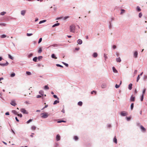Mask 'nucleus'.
I'll return each mask as SVG.
<instances>
[{
    "label": "nucleus",
    "instance_id": "412c9836",
    "mask_svg": "<svg viewBox=\"0 0 147 147\" xmlns=\"http://www.w3.org/2000/svg\"><path fill=\"white\" fill-rule=\"evenodd\" d=\"M59 102V100H55L53 103V105H55L57 104Z\"/></svg>",
    "mask_w": 147,
    "mask_h": 147
},
{
    "label": "nucleus",
    "instance_id": "f8f14e48",
    "mask_svg": "<svg viewBox=\"0 0 147 147\" xmlns=\"http://www.w3.org/2000/svg\"><path fill=\"white\" fill-rule=\"evenodd\" d=\"M135 100V97H133L132 96H131L130 98V100L131 101H134Z\"/></svg>",
    "mask_w": 147,
    "mask_h": 147
},
{
    "label": "nucleus",
    "instance_id": "423d86ee",
    "mask_svg": "<svg viewBox=\"0 0 147 147\" xmlns=\"http://www.w3.org/2000/svg\"><path fill=\"white\" fill-rule=\"evenodd\" d=\"M9 64V63L7 61H6L5 63H0V65L2 66H5Z\"/></svg>",
    "mask_w": 147,
    "mask_h": 147
},
{
    "label": "nucleus",
    "instance_id": "a19ab883",
    "mask_svg": "<svg viewBox=\"0 0 147 147\" xmlns=\"http://www.w3.org/2000/svg\"><path fill=\"white\" fill-rule=\"evenodd\" d=\"M140 78V75H138V76L137 77V80H136L137 82H138Z\"/></svg>",
    "mask_w": 147,
    "mask_h": 147
},
{
    "label": "nucleus",
    "instance_id": "393cba45",
    "mask_svg": "<svg viewBox=\"0 0 147 147\" xmlns=\"http://www.w3.org/2000/svg\"><path fill=\"white\" fill-rule=\"evenodd\" d=\"M144 97V95L143 94H142V96L141 98H140V100L141 101H142L143 100Z\"/></svg>",
    "mask_w": 147,
    "mask_h": 147
},
{
    "label": "nucleus",
    "instance_id": "f704fd0d",
    "mask_svg": "<svg viewBox=\"0 0 147 147\" xmlns=\"http://www.w3.org/2000/svg\"><path fill=\"white\" fill-rule=\"evenodd\" d=\"M15 75V74L14 73H13L11 74V77H14Z\"/></svg>",
    "mask_w": 147,
    "mask_h": 147
},
{
    "label": "nucleus",
    "instance_id": "58836bf2",
    "mask_svg": "<svg viewBox=\"0 0 147 147\" xmlns=\"http://www.w3.org/2000/svg\"><path fill=\"white\" fill-rule=\"evenodd\" d=\"M32 33H27L26 34V35L27 36H31L32 35Z\"/></svg>",
    "mask_w": 147,
    "mask_h": 147
},
{
    "label": "nucleus",
    "instance_id": "f3484780",
    "mask_svg": "<svg viewBox=\"0 0 147 147\" xmlns=\"http://www.w3.org/2000/svg\"><path fill=\"white\" fill-rule=\"evenodd\" d=\"M51 57L53 58L56 59L57 58L56 57L55 55L54 54H53L51 55Z\"/></svg>",
    "mask_w": 147,
    "mask_h": 147
},
{
    "label": "nucleus",
    "instance_id": "6ab92c4d",
    "mask_svg": "<svg viewBox=\"0 0 147 147\" xmlns=\"http://www.w3.org/2000/svg\"><path fill=\"white\" fill-rule=\"evenodd\" d=\"M121 81H120V84L119 85L116 84L115 85V88H119V87L120 85L121 84Z\"/></svg>",
    "mask_w": 147,
    "mask_h": 147
},
{
    "label": "nucleus",
    "instance_id": "20e7f679",
    "mask_svg": "<svg viewBox=\"0 0 147 147\" xmlns=\"http://www.w3.org/2000/svg\"><path fill=\"white\" fill-rule=\"evenodd\" d=\"M69 18V16H65V17H63V18L62 17L58 18H56V20H58L59 19L63 18V20H65L67 19L68 18Z\"/></svg>",
    "mask_w": 147,
    "mask_h": 147
},
{
    "label": "nucleus",
    "instance_id": "e433bc0d",
    "mask_svg": "<svg viewBox=\"0 0 147 147\" xmlns=\"http://www.w3.org/2000/svg\"><path fill=\"white\" fill-rule=\"evenodd\" d=\"M106 87V85L105 84H102L101 85V87L102 88H105Z\"/></svg>",
    "mask_w": 147,
    "mask_h": 147
},
{
    "label": "nucleus",
    "instance_id": "0e129e2a",
    "mask_svg": "<svg viewBox=\"0 0 147 147\" xmlns=\"http://www.w3.org/2000/svg\"><path fill=\"white\" fill-rule=\"evenodd\" d=\"M109 28L110 29H111L112 28V25L111 24H110V25L109 26Z\"/></svg>",
    "mask_w": 147,
    "mask_h": 147
},
{
    "label": "nucleus",
    "instance_id": "0eeeda50",
    "mask_svg": "<svg viewBox=\"0 0 147 147\" xmlns=\"http://www.w3.org/2000/svg\"><path fill=\"white\" fill-rule=\"evenodd\" d=\"M10 104L12 105V106H16V104L15 102V101L14 100H12L11 101V102L10 103Z\"/></svg>",
    "mask_w": 147,
    "mask_h": 147
},
{
    "label": "nucleus",
    "instance_id": "9b49d317",
    "mask_svg": "<svg viewBox=\"0 0 147 147\" xmlns=\"http://www.w3.org/2000/svg\"><path fill=\"white\" fill-rule=\"evenodd\" d=\"M77 43L79 45H81L82 43V40L80 39H79L77 40Z\"/></svg>",
    "mask_w": 147,
    "mask_h": 147
},
{
    "label": "nucleus",
    "instance_id": "dca6fc26",
    "mask_svg": "<svg viewBox=\"0 0 147 147\" xmlns=\"http://www.w3.org/2000/svg\"><path fill=\"white\" fill-rule=\"evenodd\" d=\"M116 61L117 62H120L121 61V60L120 57L116 58Z\"/></svg>",
    "mask_w": 147,
    "mask_h": 147
},
{
    "label": "nucleus",
    "instance_id": "7ed1b4c3",
    "mask_svg": "<svg viewBox=\"0 0 147 147\" xmlns=\"http://www.w3.org/2000/svg\"><path fill=\"white\" fill-rule=\"evenodd\" d=\"M127 113L125 111H122L121 113V115L123 116H127Z\"/></svg>",
    "mask_w": 147,
    "mask_h": 147
},
{
    "label": "nucleus",
    "instance_id": "4468645a",
    "mask_svg": "<svg viewBox=\"0 0 147 147\" xmlns=\"http://www.w3.org/2000/svg\"><path fill=\"white\" fill-rule=\"evenodd\" d=\"M112 69L114 72L115 73H117L118 72L115 69L114 67H113Z\"/></svg>",
    "mask_w": 147,
    "mask_h": 147
},
{
    "label": "nucleus",
    "instance_id": "a18cd8bd",
    "mask_svg": "<svg viewBox=\"0 0 147 147\" xmlns=\"http://www.w3.org/2000/svg\"><path fill=\"white\" fill-rule=\"evenodd\" d=\"M142 13H140L139 14V18H141L142 17Z\"/></svg>",
    "mask_w": 147,
    "mask_h": 147
},
{
    "label": "nucleus",
    "instance_id": "473e14b6",
    "mask_svg": "<svg viewBox=\"0 0 147 147\" xmlns=\"http://www.w3.org/2000/svg\"><path fill=\"white\" fill-rule=\"evenodd\" d=\"M26 74L28 75H30L31 74V72L29 71H27L26 72Z\"/></svg>",
    "mask_w": 147,
    "mask_h": 147
},
{
    "label": "nucleus",
    "instance_id": "052dcab7",
    "mask_svg": "<svg viewBox=\"0 0 147 147\" xmlns=\"http://www.w3.org/2000/svg\"><path fill=\"white\" fill-rule=\"evenodd\" d=\"M0 24L1 25L3 26H6V24H5V23L1 24Z\"/></svg>",
    "mask_w": 147,
    "mask_h": 147
},
{
    "label": "nucleus",
    "instance_id": "79ce46f5",
    "mask_svg": "<svg viewBox=\"0 0 147 147\" xmlns=\"http://www.w3.org/2000/svg\"><path fill=\"white\" fill-rule=\"evenodd\" d=\"M56 65L57 67H63V66L59 64H57Z\"/></svg>",
    "mask_w": 147,
    "mask_h": 147
},
{
    "label": "nucleus",
    "instance_id": "864d4df0",
    "mask_svg": "<svg viewBox=\"0 0 147 147\" xmlns=\"http://www.w3.org/2000/svg\"><path fill=\"white\" fill-rule=\"evenodd\" d=\"M62 122H65V121H63V120H62V121H58L57 122L58 123H61Z\"/></svg>",
    "mask_w": 147,
    "mask_h": 147
},
{
    "label": "nucleus",
    "instance_id": "2eb2a0df",
    "mask_svg": "<svg viewBox=\"0 0 147 147\" xmlns=\"http://www.w3.org/2000/svg\"><path fill=\"white\" fill-rule=\"evenodd\" d=\"M132 84L131 83H130L128 85V89L129 90H131L132 89Z\"/></svg>",
    "mask_w": 147,
    "mask_h": 147
},
{
    "label": "nucleus",
    "instance_id": "6e6d98bb",
    "mask_svg": "<svg viewBox=\"0 0 147 147\" xmlns=\"http://www.w3.org/2000/svg\"><path fill=\"white\" fill-rule=\"evenodd\" d=\"M125 11V10L124 9H121V13L122 14V13H123Z\"/></svg>",
    "mask_w": 147,
    "mask_h": 147
},
{
    "label": "nucleus",
    "instance_id": "ea45409f",
    "mask_svg": "<svg viewBox=\"0 0 147 147\" xmlns=\"http://www.w3.org/2000/svg\"><path fill=\"white\" fill-rule=\"evenodd\" d=\"M137 9L138 10V11H140L141 10V9H140V7L138 6L137 7Z\"/></svg>",
    "mask_w": 147,
    "mask_h": 147
},
{
    "label": "nucleus",
    "instance_id": "3c124183",
    "mask_svg": "<svg viewBox=\"0 0 147 147\" xmlns=\"http://www.w3.org/2000/svg\"><path fill=\"white\" fill-rule=\"evenodd\" d=\"M31 128L33 130H35L36 128V127L35 126H33Z\"/></svg>",
    "mask_w": 147,
    "mask_h": 147
},
{
    "label": "nucleus",
    "instance_id": "37998d69",
    "mask_svg": "<svg viewBox=\"0 0 147 147\" xmlns=\"http://www.w3.org/2000/svg\"><path fill=\"white\" fill-rule=\"evenodd\" d=\"M74 139L76 140H77L78 139V137L77 136H75L74 137Z\"/></svg>",
    "mask_w": 147,
    "mask_h": 147
},
{
    "label": "nucleus",
    "instance_id": "c85d7f7f",
    "mask_svg": "<svg viewBox=\"0 0 147 147\" xmlns=\"http://www.w3.org/2000/svg\"><path fill=\"white\" fill-rule=\"evenodd\" d=\"M37 57H35L33 58V60L35 62H36L37 61Z\"/></svg>",
    "mask_w": 147,
    "mask_h": 147
},
{
    "label": "nucleus",
    "instance_id": "8fccbe9b",
    "mask_svg": "<svg viewBox=\"0 0 147 147\" xmlns=\"http://www.w3.org/2000/svg\"><path fill=\"white\" fill-rule=\"evenodd\" d=\"M146 89L144 88L143 90L142 94H143L144 95Z\"/></svg>",
    "mask_w": 147,
    "mask_h": 147
},
{
    "label": "nucleus",
    "instance_id": "69168bd1",
    "mask_svg": "<svg viewBox=\"0 0 147 147\" xmlns=\"http://www.w3.org/2000/svg\"><path fill=\"white\" fill-rule=\"evenodd\" d=\"M48 105H46L45 106V107H44V108L42 109H44L45 108H46L47 107H48Z\"/></svg>",
    "mask_w": 147,
    "mask_h": 147
},
{
    "label": "nucleus",
    "instance_id": "5701e85b",
    "mask_svg": "<svg viewBox=\"0 0 147 147\" xmlns=\"http://www.w3.org/2000/svg\"><path fill=\"white\" fill-rule=\"evenodd\" d=\"M113 141V142H114L116 144L117 143V140L115 136L114 138Z\"/></svg>",
    "mask_w": 147,
    "mask_h": 147
},
{
    "label": "nucleus",
    "instance_id": "b1692460",
    "mask_svg": "<svg viewBox=\"0 0 147 147\" xmlns=\"http://www.w3.org/2000/svg\"><path fill=\"white\" fill-rule=\"evenodd\" d=\"M46 21V20H42L40 21L39 22V24H41L42 23H44Z\"/></svg>",
    "mask_w": 147,
    "mask_h": 147
},
{
    "label": "nucleus",
    "instance_id": "f257e3e1",
    "mask_svg": "<svg viewBox=\"0 0 147 147\" xmlns=\"http://www.w3.org/2000/svg\"><path fill=\"white\" fill-rule=\"evenodd\" d=\"M70 31L71 32L74 33L75 30V26L73 25H71L70 26Z\"/></svg>",
    "mask_w": 147,
    "mask_h": 147
},
{
    "label": "nucleus",
    "instance_id": "c756f323",
    "mask_svg": "<svg viewBox=\"0 0 147 147\" xmlns=\"http://www.w3.org/2000/svg\"><path fill=\"white\" fill-rule=\"evenodd\" d=\"M134 104L133 103H132L131 104V110H132L133 109V108L134 107Z\"/></svg>",
    "mask_w": 147,
    "mask_h": 147
},
{
    "label": "nucleus",
    "instance_id": "774afa93",
    "mask_svg": "<svg viewBox=\"0 0 147 147\" xmlns=\"http://www.w3.org/2000/svg\"><path fill=\"white\" fill-rule=\"evenodd\" d=\"M5 114L6 115H9V112H7L5 113Z\"/></svg>",
    "mask_w": 147,
    "mask_h": 147
},
{
    "label": "nucleus",
    "instance_id": "603ef678",
    "mask_svg": "<svg viewBox=\"0 0 147 147\" xmlns=\"http://www.w3.org/2000/svg\"><path fill=\"white\" fill-rule=\"evenodd\" d=\"M42 40V38H40L39 39V41H38V43H40L41 42Z\"/></svg>",
    "mask_w": 147,
    "mask_h": 147
},
{
    "label": "nucleus",
    "instance_id": "aec40b11",
    "mask_svg": "<svg viewBox=\"0 0 147 147\" xmlns=\"http://www.w3.org/2000/svg\"><path fill=\"white\" fill-rule=\"evenodd\" d=\"M93 56L94 57H96L97 56V54L96 53H93Z\"/></svg>",
    "mask_w": 147,
    "mask_h": 147
},
{
    "label": "nucleus",
    "instance_id": "39448f33",
    "mask_svg": "<svg viewBox=\"0 0 147 147\" xmlns=\"http://www.w3.org/2000/svg\"><path fill=\"white\" fill-rule=\"evenodd\" d=\"M20 111L21 112L24 114H27L28 113L26 111V110L24 109H20Z\"/></svg>",
    "mask_w": 147,
    "mask_h": 147
},
{
    "label": "nucleus",
    "instance_id": "6e6552de",
    "mask_svg": "<svg viewBox=\"0 0 147 147\" xmlns=\"http://www.w3.org/2000/svg\"><path fill=\"white\" fill-rule=\"evenodd\" d=\"M138 53L137 51H135L134 54V56L135 58H136L138 57Z\"/></svg>",
    "mask_w": 147,
    "mask_h": 147
},
{
    "label": "nucleus",
    "instance_id": "a211bd4d",
    "mask_svg": "<svg viewBox=\"0 0 147 147\" xmlns=\"http://www.w3.org/2000/svg\"><path fill=\"white\" fill-rule=\"evenodd\" d=\"M60 24L59 23H57L54 24L53 26V27H54L56 26H58Z\"/></svg>",
    "mask_w": 147,
    "mask_h": 147
},
{
    "label": "nucleus",
    "instance_id": "f03ea898",
    "mask_svg": "<svg viewBox=\"0 0 147 147\" xmlns=\"http://www.w3.org/2000/svg\"><path fill=\"white\" fill-rule=\"evenodd\" d=\"M42 116L41 117L42 118H47L48 116V115L47 113H42Z\"/></svg>",
    "mask_w": 147,
    "mask_h": 147
},
{
    "label": "nucleus",
    "instance_id": "7c9ffc66",
    "mask_svg": "<svg viewBox=\"0 0 147 147\" xmlns=\"http://www.w3.org/2000/svg\"><path fill=\"white\" fill-rule=\"evenodd\" d=\"M6 36L5 34H3L1 36V37L2 38H3L6 37Z\"/></svg>",
    "mask_w": 147,
    "mask_h": 147
},
{
    "label": "nucleus",
    "instance_id": "2f4dec72",
    "mask_svg": "<svg viewBox=\"0 0 147 147\" xmlns=\"http://www.w3.org/2000/svg\"><path fill=\"white\" fill-rule=\"evenodd\" d=\"M42 51V49L41 48H40L39 49L38 52V53H40Z\"/></svg>",
    "mask_w": 147,
    "mask_h": 147
},
{
    "label": "nucleus",
    "instance_id": "4d7b16f0",
    "mask_svg": "<svg viewBox=\"0 0 147 147\" xmlns=\"http://www.w3.org/2000/svg\"><path fill=\"white\" fill-rule=\"evenodd\" d=\"M126 119H127V121H129V120L131 119V118L130 117H126Z\"/></svg>",
    "mask_w": 147,
    "mask_h": 147
},
{
    "label": "nucleus",
    "instance_id": "72a5a7b5",
    "mask_svg": "<svg viewBox=\"0 0 147 147\" xmlns=\"http://www.w3.org/2000/svg\"><path fill=\"white\" fill-rule=\"evenodd\" d=\"M33 55V54L32 53H30L28 54V58H30L32 57Z\"/></svg>",
    "mask_w": 147,
    "mask_h": 147
},
{
    "label": "nucleus",
    "instance_id": "49530a36",
    "mask_svg": "<svg viewBox=\"0 0 147 147\" xmlns=\"http://www.w3.org/2000/svg\"><path fill=\"white\" fill-rule=\"evenodd\" d=\"M53 96H54V97L55 98H57V99H58V100H59V98L57 97V95H53Z\"/></svg>",
    "mask_w": 147,
    "mask_h": 147
},
{
    "label": "nucleus",
    "instance_id": "1a4fd4ad",
    "mask_svg": "<svg viewBox=\"0 0 147 147\" xmlns=\"http://www.w3.org/2000/svg\"><path fill=\"white\" fill-rule=\"evenodd\" d=\"M56 139L57 141L59 140L60 139V136L59 134H57L56 137Z\"/></svg>",
    "mask_w": 147,
    "mask_h": 147
},
{
    "label": "nucleus",
    "instance_id": "9d476101",
    "mask_svg": "<svg viewBox=\"0 0 147 147\" xmlns=\"http://www.w3.org/2000/svg\"><path fill=\"white\" fill-rule=\"evenodd\" d=\"M26 11L25 10H22L21 11V13L22 15L24 16L26 13Z\"/></svg>",
    "mask_w": 147,
    "mask_h": 147
},
{
    "label": "nucleus",
    "instance_id": "4be33fe9",
    "mask_svg": "<svg viewBox=\"0 0 147 147\" xmlns=\"http://www.w3.org/2000/svg\"><path fill=\"white\" fill-rule=\"evenodd\" d=\"M12 112L15 115H17L18 114L17 112L15 110H12Z\"/></svg>",
    "mask_w": 147,
    "mask_h": 147
},
{
    "label": "nucleus",
    "instance_id": "5fc2aeb1",
    "mask_svg": "<svg viewBox=\"0 0 147 147\" xmlns=\"http://www.w3.org/2000/svg\"><path fill=\"white\" fill-rule=\"evenodd\" d=\"M32 121V120L31 119H30L29 120H28V121H27V123H28Z\"/></svg>",
    "mask_w": 147,
    "mask_h": 147
},
{
    "label": "nucleus",
    "instance_id": "09e8293b",
    "mask_svg": "<svg viewBox=\"0 0 147 147\" xmlns=\"http://www.w3.org/2000/svg\"><path fill=\"white\" fill-rule=\"evenodd\" d=\"M17 115L18 116L20 117H22V115L21 113H20L19 114H17Z\"/></svg>",
    "mask_w": 147,
    "mask_h": 147
},
{
    "label": "nucleus",
    "instance_id": "338daca9",
    "mask_svg": "<svg viewBox=\"0 0 147 147\" xmlns=\"http://www.w3.org/2000/svg\"><path fill=\"white\" fill-rule=\"evenodd\" d=\"M137 70H135L134 72V74H136L137 73Z\"/></svg>",
    "mask_w": 147,
    "mask_h": 147
},
{
    "label": "nucleus",
    "instance_id": "cd10ccee",
    "mask_svg": "<svg viewBox=\"0 0 147 147\" xmlns=\"http://www.w3.org/2000/svg\"><path fill=\"white\" fill-rule=\"evenodd\" d=\"M78 105L80 106H81L82 105V102L81 101H79L78 102Z\"/></svg>",
    "mask_w": 147,
    "mask_h": 147
},
{
    "label": "nucleus",
    "instance_id": "a878e982",
    "mask_svg": "<svg viewBox=\"0 0 147 147\" xmlns=\"http://www.w3.org/2000/svg\"><path fill=\"white\" fill-rule=\"evenodd\" d=\"M6 12L5 11H3L1 12L0 13V15L2 16L4 15L5 13Z\"/></svg>",
    "mask_w": 147,
    "mask_h": 147
},
{
    "label": "nucleus",
    "instance_id": "ddd939ff",
    "mask_svg": "<svg viewBox=\"0 0 147 147\" xmlns=\"http://www.w3.org/2000/svg\"><path fill=\"white\" fill-rule=\"evenodd\" d=\"M140 128H141V130L144 131V132H145V131H146V129H145V128L144 127L142 126V125H141L140 126Z\"/></svg>",
    "mask_w": 147,
    "mask_h": 147
},
{
    "label": "nucleus",
    "instance_id": "680f3d73",
    "mask_svg": "<svg viewBox=\"0 0 147 147\" xmlns=\"http://www.w3.org/2000/svg\"><path fill=\"white\" fill-rule=\"evenodd\" d=\"M94 93H95L96 94V91H93L92 92H91V94H93Z\"/></svg>",
    "mask_w": 147,
    "mask_h": 147
},
{
    "label": "nucleus",
    "instance_id": "c03bdc74",
    "mask_svg": "<svg viewBox=\"0 0 147 147\" xmlns=\"http://www.w3.org/2000/svg\"><path fill=\"white\" fill-rule=\"evenodd\" d=\"M42 56H40L38 57L37 59L38 60H40V59H42Z\"/></svg>",
    "mask_w": 147,
    "mask_h": 147
},
{
    "label": "nucleus",
    "instance_id": "de8ad7c7",
    "mask_svg": "<svg viewBox=\"0 0 147 147\" xmlns=\"http://www.w3.org/2000/svg\"><path fill=\"white\" fill-rule=\"evenodd\" d=\"M62 63H63L64 65H65V66H66V67H68V64H67V63H64V62H62Z\"/></svg>",
    "mask_w": 147,
    "mask_h": 147
},
{
    "label": "nucleus",
    "instance_id": "bf43d9fd",
    "mask_svg": "<svg viewBox=\"0 0 147 147\" xmlns=\"http://www.w3.org/2000/svg\"><path fill=\"white\" fill-rule=\"evenodd\" d=\"M104 57L105 58V59L106 60V59L107 58V56L105 55V54H104Z\"/></svg>",
    "mask_w": 147,
    "mask_h": 147
},
{
    "label": "nucleus",
    "instance_id": "bb28decb",
    "mask_svg": "<svg viewBox=\"0 0 147 147\" xmlns=\"http://www.w3.org/2000/svg\"><path fill=\"white\" fill-rule=\"evenodd\" d=\"M8 57L9 58L11 59V60H13V58L12 57L10 54H8Z\"/></svg>",
    "mask_w": 147,
    "mask_h": 147
},
{
    "label": "nucleus",
    "instance_id": "4c0bfd02",
    "mask_svg": "<svg viewBox=\"0 0 147 147\" xmlns=\"http://www.w3.org/2000/svg\"><path fill=\"white\" fill-rule=\"evenodd\" d=\"M39 93L41 95V94H42L44 93V92L43 91L41 90H40L39 91Z\"/></svg>",
    "mask_w": 147,
    "mask_h": 147
},
{
    "label": "nucleus",
    "instance_id": "13d9d810",
    "mask_svg": "<svg viewBox=\"0 0 147 147\" xmlns=\"http://www.w3.org/2000/svg\"><path fill=\"white\" fill-rule=\"evenodd\" d=\"M112 48L113 49H115L116 48V46L115 45H113Z\"/></svg>",
    "mask_w": 147,
    "mask_h": 147
},
{
    "label": "nucleus",
    "instance_id": "c9c22d12",
    "mask_svg": "<svg viewBox=\"0 0 147 147\" xmlns=\"http://www.w3.org/2000/svg\"><path fill=\"white\" fill-rule=\"evenodd\" d=\"M49 87L47 85L45 86L44 87L45 89L48 90L49 89Z\"/></svg>",
    "mask_w": 147,
    "mask_h": 147
},
{
    "label": "nucleus",
    "instance_id": "e2e57ef3",
    "mask_svg": "<svg viewBox=\"0 0 147 147\" xmlns=\"http://www.w3.org/2000/svg\"><path fill=\"white\" fill-rule=\"evenodd\" d=\"M41 97V96L39 95H37L36 96V97L37 98H40Z\"/></svg>",
    "mask_w": 147,
    "mask_h": 147
}]
</instances>
